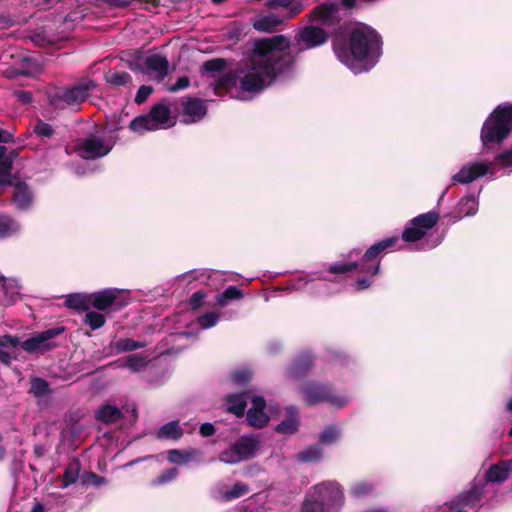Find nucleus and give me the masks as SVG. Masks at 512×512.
Segmentation results:
<instances>
[{
    "instance_id": "obj_53",
    "label": "nucleus",
    "mask_w": 512,
    "mask_h": 512,
    "mask_svg": "<svg viewBox=\"0 0 512 512\" xmlns=\"http://www.w3.org/2000/svg\"><path fill=\"white\" fill-rule=\"evenodd\" d=\"M152 92H153L152 86H148V85L140 86V88L138 89V91L136 93L135 102L137 104L144 103L148 99V97L152 94Z\"/></svg>"
},
{
    "instance_id": "obj_36",
    "label": "nucleus",
    "mask_w": 512,
    "mask_h": 512,
    "mask_svg": "<svg viewBox=\"0 0 512 512\" xmlns=\"http://www.w3.org/2000/svg\"><path fill=\"white\" fill-rule=\"evenodd\" d=\"M80 469H81V466H80V463L78 460L71 461L66 466V469H65V472H64V475L62 478V484L60 487L67 488L70 485L74 484L79 477Z\"/></svg>"
},
{
    "instance_id": "obj_21",
    "label": "nucleus",
    "mask_w": 512,
    "mask_h": 512,
    "mask_svg": "<svg viewBox=\"0 0 512 512\" xmlns=\"http://www.w3.org/2000/svg\"><path fill=\"white\" fill-rule=\"evenodd\" d=\"M183 113L186 123H196L204 118L207 108L204 102L199 99H188L183 104Z\"/></svg>"
},
{
    "instance_id": "obj_5",
    "label": "nucleus",
    "mask_w": 512,
    "mask_h": 512,
    "mask_svg": "<svg viewBox=\"0 0 512 512\" xmlns=\"http://www.w3.org/2000/svg\"><path fill=\"white\" fill-rule=\"evenodd\" d=\"M95 87L96 84L92 79L83 78L71 87L54 88L49 93L50 104L57 109L79 105L87 99Z\"/></svg>"
},
{
    "instance_id": "obj_4",
    "label": "nucleus",
    "mask_w": 512,
    "mask_h": 512,
    "mask_svg": "<svg viewBox=\"0 0 512 512\" xmlns=\"http://www.w3.org/2000/svg\"><path fill=\"white\" fill-rule=\"evenodd\" d=\"M512 130V104H502L483 123L480 139L484 148L503 142Z\"/></svg>"
},
{
    "instance_id": "obj_40",
    "label": "nucleus",
    "mask_w": 512,
    "mask_h": 512,
    "mask_svg": "<svg viewBox=\"0 0 512 512\" xmlns=\"http://www.w3.org/2000/svg\"><path fill=\"white\" fill-rule=\"evenodd\" d=\"M243 297V292L236 286H229L224 292L217 295V303L225 307L231 300H238Z\"/></svg>"
},
{
    "instance_id": "obj_11",
    "label": "nucleus",
    "mask_w": 512,
    "mask_h": 512,
    "mask_svg": "<svg viewBox=\"0 0 512 512\" xmlns=\"http://www.w3.org/2000/svg\"><path fill=\"white\" fill-rule=\"evenodd\" d=\"M439 213L429 211L414 217L409 221L402 232V239L405 242H417L425 238L428 232L437 224Z\"/></svg>"
},
{
    "instance_id": "obj_29",
    "label": "nucleus",
    "mask_w": 512,
    "mask_h": 512,
    "mask_svg": "<svg viewBox=\"0 0 512 512\" xmlns=\"http://www.w3.org/2000/svg\"><path fill=\"white\" fill-rule=\"evenodd\" d=\"M145 346L146 342L144 341H135L128 338L116 339L110 344L111 350L115 354L135 351L137 349L144 348Z\"/></svg>"
},
{
    "instance_id": "obj_3",
    "label": "nucleus",
    "mask_w": 512,
    "mask_h": 512,
    "mask_svg": "<svg viewBox=\"0 0 512 512\" xmlns=\"http://www.w3.org/2000/svg\"><path fill=\"white\" fill-rule=\"evenodd\" d=\"M397 242L398 237L396 236L383 239L368 248L359 262L352 264L336 263L330 266L329 271L331 273H345L357 269L364 276L356 280L354 288L357 291L365 290L371 286L373 277L379 272V256L387 249L394 247Z\"/></svg>"
},
{
    "instance_id": "obj_59",
    "label": "nucleus",
    "mask_w": 512,
    "mask_h": 512,
    "mask_svg": "<svg viewBox=\"0 0 512 512\" xmlns=\"http://www.w3.org/2000/svg\"><path fill=\"white\" fill-rule=\"evenodd\" d=\"M14 96L23 104H28L32 101V93L29 91H15Z\"/></svg>"
},
{
    "instance_id": "obj_45",
    "label": "nucleus",
    "mask_w": 512,
    "mask_h": 512,
    "mask_svg": "<svg viewBox=\"0 0 512 512\" xmlns=\"http://www.w3.org/2000/svg\"><path fill=\"white\" fill-rule=\"evenodd\" d=\"M220 317V312L210 311L200 315L197 318V323L202 329H209L214 327L218 323Z\"/></svg>"
},
{
    "instance_id": "obj_61",
    "label": "nucleus",
    "mask_w": 512,
    "mask_h": 512,
    "mask_svg": "<svg viewBox=\"0 0 512 512\" xmlns=\"http://www.w3.org/2000/svg\"><path fill=\"white\" fill-rule=\"evenodd\" d=\"M205 297H206L205 293L198 291L192 295L190 302L193 306L197 307L201 304V302L204 300Z\"/></svg>"
},
{
    "instance_id": "obj_34",
    "label": "nucleus",
    "mask_w": 512,
    "mask_h": 512,
    "mask_svg": "<svg viewBox=\"0 0 512 512\" xmlns=\"http://www.w3.org/2000/svg\"><path fill=\"white\" fill-rule=\"evenodd\" d=\"M322 456V447L319 444H314L300 451L297 454L296 459L302 463H311L320 461Z\"/></svg>"
},
{
    "instance_id": "obj_60",
    "label": "nucleus",
    "mask_w": 512,
    "mask_h": 512,
    "mask_svg": "<svg viewBox=\"0 0 512 512\" xmlns=\"http://www.w3.org/2000/svg\"><path fill=\"white\" fill-rule=\"evenodd\" d=\"M200 433L202 436L208 437L215 433V428L211 423H203L200 426Z\"/></svg>"
},
{
    "instance_id": "obj_32",
    "label": "nucleus",
    "mask_w": 512,
    "mask_h": 512,
    "mask_svg": "<svg viewBox=\"0 0 512 512\" xmlns=\"http://www.w3.org/2000/svg\"><path fill=\"white\" fill-rule=\"evenodd\" d=\"M96 417L103 423L112 424L120 420L122 412L119 408L107 404L98 409Z\"/></svg>"
},
{
    "instance_id": "obj_63",
    "label": "nucleus",
    "mask_w": 512,
    "mask_h": 512,
    "mask_svg": "<svg viewBox=\"0 0 512 512\" xmlns=\"http://www.w3.org/2000/svg\"><path fill=\"white\" fill-rule=\"evenodd\" d=\"M89 481H91L95 486H100L106 482L104 478L99 477L94 473L89 474Z\"/></svg>"
},
{
    "instance_id": "obj_51",
    "label": "nucleus",
    "mask_w": 512,
    "mask_h": 512,
    "mask_svg": "<svg viewBox=\"0 0 512 512\" xmlns=\"http://www.w3.org/2000/svg\"><path fill=\"white\" fill-rule=\"evenodd\" d=\"M252 378V372L248 368H242L231 374V380L236 384H245Z\"/></svg>"
},
{
    "instance_id": "obj_35",
    "label": "nucleus",
    "mask_w": 512,
    "mask_h": 512,
    "mask_svg": "<svg viewBox=\"0 0 512 512\" xmlns=\"http://www.w3.org/2000/svg\"><path fill=\"white\" fill-rule=\"evenodd\" d=\"M183 434L178 421H170L164 424L157 432L160 439H179Z\"/></svg>"
},
{
    "instance_id": "obj_38",
    "label": "nucleus",
    "mask_w": 512,
    "mask_h": 512,
    "mask_svg": "<svg viewBox=\"0 0 512 512\" xmlns=\"http://www.w3.org/2000/svg\"><path fill=\"white\" fill-rule=\"evenodd\" d=\"M301 512H328L310 489L305 494Z\"/></svg>"
},
{
    "instance_id": "obj_6",
    "label": "nucleus",
    "mask_w": 512,
    "mask_h": 512,
    "mask_svg": "<svg viewBox=\"0 0 512 512\" xmlns=\"http://www.w3.org/2000/svg\"><path fill=\"white\" fill-rule=\"evenodd\" d=\"M176 123L175 118L171 115V111L164 103L155 104L150 112L145 115L134 118L129 128L139 134L146 131H155L159 129H167Z\"/></svg>"
},
{
    "instance_id": "obj_10",
    "label": "nucleus",
    "mask_w": 512,
    "mask_h": 512,
    "mask_svg": "<svg viewBox=\"0 0 512 512\" xmlns=\"http://www.w3.org/2000/svg\"><path fill=\"white\" fill-rule=\"evenodd\" d=\"M309 489L328 512H339L345 503L343 488L336 481H324Z\"/></svg>"
},
{
    "instance_id": "obj_62",
    "label": "nucleus",
    "mask_w": 512,
    "mask_h": 512,
    "mask_svg": "<svg viewBox=\"0 0 512 512\" xmlns=\"http://www.w3.org/2000/svg\"><path fill=\"white\" fill-rule=\"evenodd\" d=\"M13 24V20L4 14H0V30L10 27Z\"/></svg>"
},
{
    "instance_id": "obj_30",
    "label": "nucleus",
    "mask_w": 512,
    "mask_h": 512,
    "mask_svg": "<svg viewBox=\"0 0 512 512\" xmlns=\"http://www.w3.org/2000/svg\"><path fill=\"white\" fill-rule=\"evenodd\" d=\"M312 359L309 354L299 356L290 366L288 373L292 378H300L304 376L311 367Z\"/></svg>"
},
{
    "instance_id": "obj_64",
    "label": "nucleus",
    "mask_w": 512,
    "mask_h": 512,
    "mask_svg": "<svg viewBox=\"0 0 512 512\" xmlns=\"http://www.w3.org/2000/svg\"><path fill=\"white\" fill-rule=\"evenodd\" d=\"M445 505L451 512H468V510H465L464 508H461L458 505H454V502H452L451 500L447 502Z\"/></svg>"
},
{
    "instance_id": "obj_57",
    "label": "nucleus",
    "mask_w": 512,
    "mask_h": 512,
    "mask_svg": "<svg viewBox=\"0 0 512 512\" xmlns=\"http://www.w3.org/2000/svg\"><path fill=\"white\" fill-rule=\"evenodd\" d=\"M14 351L11 349L0 347V362L9 365L13 359Z\"/></svg>"
},
{
    "instance_id": "obj_55",
    "label": "nucleus",
    "mask_w": 512,
    "mask_h": 512,
    "mask_svg": "<svg viewBox=\"0 0 512 512\" xmlns=\"http://www.w3.org/2000/svg\"><path fill=\"white\" fill-rule=\"evenodd\" d=\"M19 339L14 336L6 335L0 338V347L11 349L14 351L19 345Z\"/></svg>"
},
{
    "instance_id": "obj_37",
    "label": "nucleus",
    "mask_w": 512,
    "mask_h": 512,
    "mask_svg": "<svg viewBox=\"0 0 512 512\" xmlns=\"http://www.w3.org/2000/svg\"><path fill=\"white\" fill-rule=\"evenodd\" d=\"M375 489V484L368 480H359L350 487V494L354 498H363L370 495Z\"/></svg>"
},
{
    "instance_id": "obj_15",
    "label": "nucleus",
    "mask_w": 512,
    "mask_h": 512,
    "mask_svg": "<svg viewBox=\"0 0 512 512\" xmlns=\"http://www.w3.org/2000/svg\"><path fill=\"white\" fill-rule=\"evenodd\" d=\"M63 332V327L47 329L24 340L21 343V347L28 353H44L50 351L57 346L55 338Z\"/></svg>"
},
{
    "instance_id": "obj_26",
    "label": "nucleus",
    "mask_w": 512,
    "mask_h": 512,
    "mask_svg": "<svg viewBox=\"0 0 512 512\" xmlns=\"http://www.w3.org/2000/svg\"><path fill=\"white\" fill-rule=\"evenodd\" d=\"M244 460L252 457L259 448V439L256 435L242 436L234 443Z\"/></svg>"
},
{
    "instance_id": "obj_49",
    "label": "nucleus",
    "mask_w": 512,
    "mask_h": 512,
    "mask_svg": "<svg viewBox=\"0 0 512 512\" xmlns=\"http://www.w3.org/2000/svg\"><path fill=\"white\" fill-rule=\"evenodd\" d=\"M34 133L37 137L44 139L53 137L55 134V130L50 124L42 120H39L34 126Z\"/></svg>"
},
{
    "instance_id": "obj_24",
    "label": "nucleus",
    "mask_w": 512,
    "mask_h": 512,
    "mask_svg": "<svg viewBox=\"0 0 512 512\" xmlns=\"http://www.w3.org/2000/svg\"><path fill=\"white\" fill-rule=\"evenodd\" d=\"M299 427L298 410L294 406L286 409V418L277 425L276 430L281 434L290 435L295 433Z\"/></svg>"
},
{
    "instance_id": "obj_17",
    "label": "nucleus",
    "mask_w": 512,
    "mask_h": 512,
    "mask_svg": "<svg viewBox=\"0 0 512 512\" xmlns=\"http://www.w3.org/2000/svg\"><path fill=\"white\" fill-rule=\"evenodd\" d=\"M310 21L334 29L339 21L338 7L334 3H324L315 7L310 13Z\"/></svg>"
},
{
    "instance_id": "obj_47",
    "label": "nucleus",
    "mask_w": 512,
    "mask_h": 512,
    "mask_svg": "<svg viewBox=\"0 0 512 512\" xmlns=\"http://www.w3.org/2000/svg\"><path fill=\"white\" fill-rule=\"evenodd\" d=\"M31 40L38 46H46L56 42L57 38L53 34H48L45 30L35 32Z\"/></svg>"
},
{
    "instance_id": "obj_1",
    "label": "nucleus",
    "mask_w": 512,
    "mask_h": 512,
    "mask_svg": "<svg viewBox=\"0 0 512 512\" xmlns=\"http://www.w3.org/2000/svg\"><path fill=\"white\" fill-rule=\"evenodd\" d=\"M291 65L289 40L283 35L258 40L252 54L241 62L233 74L225 76L223 86L238 87L240 91L230 94L239 100H247L246 94L259 93L271 86Z\"/></svg>"
},
{
    "instance_id": "obj_56",
    "label": "nucleus",
    "mask_w": 512,
    "mask_h": 512,
    "mask_svg": "<svg viewBox=\"0 0 512 512\" xmlns=\"http://www.w3.org/2000/svg\"><path fill=\"white\" fill-rule=\"evenodd\" d=\"M225 63L221 59H214L205 62L204 68L210 72L222 71L224 69Z\"/></svg>"
},
{
    "instance_id": "obj_31",
    "label": "nucleus",
    "mask_w": 512,
    "mask_h": 512,
    "mask_svg": "<svg viewBox=\"0 0 512 512\" xmlns=\"http://www.w3.org/2000/svg\"><path fill=\"white\" fill-rule=\"evenodd\" d=\"M65 305L78 311H87L90 308L89 294L72 293L65 297Z\"/></svg>"
},
{
    "instance_id": "obj_9",
    "label": "nucleus",
    "mask_w": 512,
    "mask_h": 512,
    "mask_svg": "<svg viewBox=\"0 0 512 512\" xmlns=\"http://www.w3.org/2000/svg\"><path fill=\"white\" fill-rule=\"evenodd\" d=\"M301 392L303 400L310 405L327 402L330 406L341 409L350 402V398L347 395L337 394L331 387L318 383L307 384L302 388Z\"/></svg>"
},
{
    "instance_id": "obj_28",
    "label": "nucleus",
    "mask_w": 512,
    "mask_h": 512,
    "mask_svg": "<svg viewBox=\"0 0 512 512\" xmlns=\"http://www.w3.org/2000/svg\"><path fill=\"white\" fill-rule=\"evenodd\" d=\"M20 231L21 225L16 219L6 214H0V238L18 235Z\"/></svg>"
},
{
    "instance_id": "obj_14",
    "label": "nucleus",
    "mask_w": 512,
    "mask_h": 512,
    "mask_svg": "<svg viewBox=\"0 0 512 512\" xmlns=\"http://www.w3.org/2000/svg\"><path fill=\"white\" fill-rule=\"evenodd\" d=\"M512 474V460H502L492 464L486 471H479L475 476L483 478V485L495 497L498 491L496 485L505 482Z\"/></svg>"
},
{
    "instance_id": "obj_8",
    "label": "nucleus",
    "mask_w": 512,
    "mask_h": 512,
    "mask_svg": "<svg viewBox=\"0 0 512 512\" xmlns=\"http://www.w3.org/2000/svg\"><path fill=\"white\" fill-rule=\"evenodd\" d=\"M114 141L103 133H91L79 138L74 152L83 159L95 160L106 156L113 148Z\"/></svg>"
},
{
    "instance_id": "obj_58",
    "label": "nucleus",
    "mask_w": 512,
    "mask_h": 512,
    "mask_svg": "<svg viewBox=\"0 0 512 512\" xmlns=\"http://www.w3.org/2000/svg\"><path fill=\"white\" fill-rule=\"evenodd\" d=\"M189 87V79L187 77H181L177 80V82L172 85L169 90L172 92H176L179 90H183Z\"/></svg>"
},
{
    "instance_id": "obj_22",
    "label": "nucleus",
    "mask_w": 512,
    "mask_h": 512,
    "mask_svg": "<svg viewBox=\"0 0 512 512\" xmlns=\"http://www.w3.org/2000/svg\"><path fill=\"white\" fill-rule=\"evenodd\" d=\"M149 363V356L144 353L131 354L127 357L118 359L115 362L118 368H128L132 373H137L145 369Z\"/></svg>"
},
{
    "instance_id": "obj_50",
    "label": "nucleus",
    "mask_w": 512,
    "mask_h": 512,
    "mask_svg": "<svg viewBox=\"0 0 512 512\" xmlns=\"http://www.w3.org/2000/svg\"><path fill=\"white\" fill-rule=\"evenodd\" d=\"M30 391L36 396L41 397L46 395L49 392L48 383L41 378H34L31 381V389Z\"/></svg>"
},
{
    "instance_id": "obj_46",
    "label": "nucleus",
    "mask_w": 512,
    "mask_h": 512,
    "mask_svg": "<svg viewBox=\"0 0 512 512\" xmlns=\"http://www.w3.org/2000/svg\"><path fill=\"white\" fill-rule=\"evenodd\" d=\"M219 460L223 463L232 465V464H237V463L243 461L244 459L239 454L235 445L232 444L229 448H227L220 454Z\"/></svg>"
},
{
    "instance_id": "obj_7",
    "label": "nucleus",
    "mask_w": 512,
    "mask_h": 512,
    "mask_svg": "<svg viewBox=\"0 0 512 512\" xmlns=\"http://www.w3.org/2000/svg\"><path fill=\"white\" fill-rule=\"evenodd\" d=\"M483 483V478L475 476L468 487L451 499V501L454 502V505H458L468 510V512H477L484 503H491L495 499Z\"/></svg>"
},
{
    "instance_id": "obj_43",
    "label": "nucleus",
    "mask_w": 512,
    "mask_h": 512,
    "mask_svg": "<svg viewBox=\"0 0 512 512\" xmlns=\"http://www.w3.org/2000/svg\"><path fill=\"white\" fill-rule=\"evenodd\" d=\"M106 80L115 86H130L132 84L130 74L124 71H110L106 75Z\"/></svg>"
},
{
    "instance_id": "obj_27",
    "label": "nucleus",
    "mask_w": 512,
    "mask_h": 512,
    "mask_svg": "<svg viewBox=\"0 0 512 512\" xmlns=\"http://www.w3.org/2000/svg\"><path fill=\"white\" fill-rule=\"evenodd\" d=\"M251 395L247 392L228 395L226 398L227 410L236 416H243L247 401H251Z\"/></svg>"
},
{
    "instance_id": "obj_19",
    "label": "nucleus",
    "mask_w": 512,
    "mask_h": 512,
    "mask_svg": "<svg viewBox=\"0 0 512 512\" xmlns=\"http://www.w3.org/2000/svg\"><path fill=\"white\" fill-rule=\"evenodd\" d=\"M33 193L30 187L23 182H18L13 188V203L17 209L25 211L33 205Z\"/></svg>"
},
{
    "instance_id": "obj_48",
    "label": "nucleus",
    "mask_w": 512,
    "mask_h": 512,
    "mask_svg": "<svg viewBox=\"0 0 512 512\" xmlns=\"http://www.w3.org/2000/svg\"><path fill=\"white\" fill-rule=\"evenodd\" d=\"M178 476V469L171 468L164 472H162L158 477L152 480L151 484L153 486L165 485L169 482H172Z\"/></svg>"
},
{
    "instance_id": "obj_18",
    "label": "nucleus",
    "mask_w": 512,
    "mask_h": 512,
    "mask_svg": "<svg viewBox=\"0 0 512 512\" xmlns=\"http://www.w3.org/2000/svg\"><path fill=\"white\" fill-rule=\"evenodd\" d=\"M328 32L315 25L304 28L297 36L301 49H309L326 42Z\"/></svg>"
},
{
    "instance_id": "obj_44",
    "label": "nucleus",
    "mask_w": 512,
    "mask_h": 512,
    "mask_svg": "<svg viewBox=\"0 0 512 512\" xmlns=\"http://www.w3.org/2000/svg\"><path fill=\"white\" fill-rule=\"evenodd\" d=\"M270 5L276 8L289 9V17L298 14L304 8L303 4L296 0H270Z\"/></svg>"
},
{
    "instance_id": "obj_39",
    "label": "nucleus",
    "mask_w": 512,
    "mask_h": 512,
    "mask_svg": "<svg viewBox=\"0 0 512 512\" xmlns=\"http://www.w3.org/2000/svg\"><path fill=\"white\" fill-rule=\"evenodd\" d=\"M196 452L194 450L180 451V450H169L167 453V459L169 462L174 464H186L191 461Z\"/></svg>"
},
{
    "instance_id": "obj_25",
    "label": "nucleus",
    "mask_w": 512,
    "mask_h": 512,
    "mask_svg": "<svg viewBox=\"0 0 512 512\" xmlns=\"http://www.w3.org/2000/svg\"><path fill=\"white\" fill-rule=\"evenodd\" d=\"M284 19L276 14L269 13L265 15H259L253 21V27L260 32H272L277 26L282 24Z\"/></svg>"
},
{
    "instance_id": "obj_52",
    "label": "nucleus",
    "mask_w": 512,
    "mask_h": 512,
    "mask_svg": "<svg viewBox=\"0 0 512 512\" xmlns=\"http://www.w3.org/2000/svg\"><path fill=\"white\" fill-rule=\"evenodd\" d=\"M312 280L313 279H310L309 275L301 276L297 280L288 282V285L285 289L288 291L301 290Z\"/></svg>"
},
{
    "instance_id": "obj_16",
    "label": "nucleus",
    "mask_w": 512,
    "mask_h": 512,
    "mask_svg": "<svg viewBox=\"0 0 512 512\" xmlns=\"http://www.w3.org/2000/svg\"><path fill=\"white\" fill-rule=\"evenodd\" d=\"M277 412V408L271 405L267 407L266 401L262 396H253L251 397V407L247 411L246 419L250 426L262 428L267 425Z\"/></svg>"
},
{
    "instance_id": "obj_20",
    "label": "nucleus",
    "mask_w": 512,
    "mask_h": 512,
    "mask_svg": "<svg viewBox=\"0 0 512 512\" xmlns=\"http://www.w3.org/2000/svg\"><path fill=\"white\" fill-rule=\"evenodd\" d=\"M249 491L245 483L237 482L232 487L225 485L217 486L214 490V497L220 501H231L246 495Z\"/></svg>"
},
{
    "instance_id": "obj_33",
    "label": "nucleus",
    "mask_w": 512,
    "mask_h": 512,
    "mask_svg": "<svg viewBox=\"0 0 512 512\" xmlns=\"http://www.w3.org/2000/svg\"><path fill=\"white\" fill-rule=\"evenodd\" d=\"M2 287L12 302H16L21 297L23 289L22 282L19 278H5L3 276Z\"/></svg>"
},
{
    "instance_id": "obj_54",
    "label": "nucleus",
    "mask_w": 512,
    "mask_h": 512,
    "mask_svg": "<svg viewBox=\"0 0 512 512\" xmlns=\"http://www.w3.org/2000/svg\"><path fill=\"white\" fill-rule=\"evenodd\" d=\"M108 4L115 7H126L133 2L147 3L152 4L153 6L157 5L158 0H106Z\"/></svg>"
},
{
    "instance_id": "obj_41",
    "label": "nucleus",
    "mask_w": 512,
    "mask_h": 512,
    "mask_svg": "<svg viewBox=\"0 0 512 512\" xmlns=\"http://www.w3.org/2000/svg\"><path fill=\"white\" fill-rule=\"evenodd\" d=\"M341 437V429L337 425H329L325 427L320 434V441L325 445L336 443Z\"/></svg>"
},
{
    "instance_id": "obj_12",
    "label": "nucleus",
    "mask_w": 512,
    "mask_h": 512,
    "mask_svg": "<svg viewBox=\"0 0 512 512\" xmlns=\"http://www.w3.org/2000/svg\"><path fill=\"white\" fill-rule=\"evenodd\" d=\"M90 306L99 311L107 310L114 306L121 309L129 302L127 292L118 288H107L102 291L89 294Z\"/></svg>"
},
{
    "instance_id": "obj_42",
    "label": "nucleus",
    "mask_w": 512,
    "mask_h": 512,
    "mask_svg": "<svg viewBox=\"0 0 512 512\" xmlns=\"http://www.w3.org/2000/svg\"><path fill=\"white\" fill-rule=\"evenodd\" d=\"M85 312L86 313L83 322L84 324L88 325L92 330H97L105 324V316L100 312L92 311L90 310V308Z\"/></svg>"
},
{
    "instance_id": "obj_23",
    "label": "nucleus",
    "mask_w": 512,
    "mask_h": 512,
    "mask_svg": "<svg viewBox=\"0 0 512 512\" xmlns=\"http://www.w3.org/2000/svg\"><path fill=\"white\" fill-rule=\"evenodd\" d=\"M478 198L475 195H466L460 199L456 207L455 220L463 217L474 216L478 211Z\"/></svg>"
},
{
    "instance_id": "obj_13",
    "label": "nucleus",
    "mask_w": 512,
    "mask_h": 512,
    "mask_svg": "<svg viewBox=\"0 0 512 512\" xmlns=\"http://www.w3.org/2000/svg\"><path fill=\"white\" fill-rule=\"evenodd\" d=\"M133 70L147 75L150 79L162 81L168 74L169 62L161 54H149L138 60Z\"/></svg>"
},
{
    "instance_id": "obj_2",
    "label": "nucleus",
    "mask_w": 512,
    "mask_h": 512,
    "mask_svg": "<svg viewBox=\"0 0 512 512\" xmlns=\"http://www.w3.org/2000/svg\"><path fill=\"white\" fill-rule=\"evenodd\" d=\"M334 52L354 74L367 72L377 64L381 54L379 35L366 25H357L351 30L348 43L335 40Z\"/></svg>"
}]
</instances>
